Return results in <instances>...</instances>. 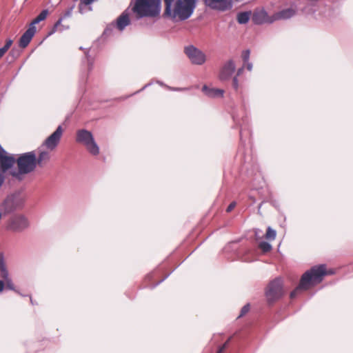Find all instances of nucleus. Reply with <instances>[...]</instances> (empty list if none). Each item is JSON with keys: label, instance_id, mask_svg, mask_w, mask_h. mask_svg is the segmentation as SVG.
<instances>
[{"label": "nucleus", "instance_id": "nucleus-1", "mask_svg": "<svg viewBox=\"0 0 353 353\" xmlns=\"http://www.w3.org/2000/svg\"><path fill=\"white\" fill-rule=\"evenodd\" d=\"M163 15L174 21H185L193 13L196 0H163Z\"/></svg>", "mask_w": 353, "mask_h": 353}, {"label": "nucleus", "instance_id": "nucleus-2", "mask_svg": "<svg viewBox=\"0 0 353 353\" xmlns=\"http://www.w3.org/2000/svg\"><path fill=\"white\" fill-rule=\"evenodd\" d=\"M332 273V271L327 270L325 265L312 268L302 275L298 287L290 293V299H294L301 290H307L321 283L325 275Z\"/></svg>", "mask_w": 353, "mask_h": 353}, {"label": "nucleus", "instance_id": "nucleus-3", "mask_svg": "<svg viewBox=\"0 0 353 353\" xmlns=\"http://www.w3.org/2000/svg\"><path fill=\"white\" fill-rule=\"evenodd\" d=\"M132 10L137 19L157 17L161 12V0H136Z\"/></svg>", "mask_w": 353, "mask_h": 353}, {"label": "nucleus", "instance_id": "nucleus-4", "mask_svg": "<svg viewBox=\"0 0 353 353\" xmlns=\"http://www.w3.org/2000/svg\"><path fill=\"white\" fill-rule=\"evenodd\" d=\"M35 161L36 154L34 152H29L21 154L17 160L18 171L11 172V175L19 178L21 174H26L32 172L37 167Z\"/></svg>", "mask_w": 353, "mask_h": 353}, {"label": "nucleus", "instance_id": "nucleus-5", "mask_svg": "<svg viewBox=\"0 0 353 353\" xmlns=\"http://www.w3.org/2000/svg\"><path fill=\"white\" fill-rule=\"evenodd\" d=\"M76 141L85 145L88 151L92 155L99 154V148L90 131L84 129L77 130Z\"/></svg>", "mask_w": 353, "mask_h": 353}, {"label": "nucleus", "instance_id": "nucleus-6", "mask_svg": "<svg viewBox=\"0 0 353 353\" xmlns=\"http://www.w3.org/2000/svg\"><path fill=\"white\" fill-rule=\"evenodd\" d=\"M265 294L270 304L281 299L284 294L282 280L276 278L270 281L265 289Z\"/></svg>", "mask_w": 353, "mask_h": 353}, {"label": "nucleus", "instance_id": "nucleus-7", "mask_svg": "<svg viewBox=\"0 0 353 353\" xmlns=\"http://www.w3.org/2000/svg\"><path fill=\"white\" fill-rule=\"evenodd\" d=\"M185 53L193 64L202 65L206 61L205 54L193 46L185 48Z\"/></svg>", "mask_w": 353, "mask_h": 353}, {"label": "nucleus", "instance_id": "nucleus-8", "mask_svg": "<svg viewBox=\"0 0 353 353\" xmlns=\"http://www.w3.org/2000/svg\"><path fill=\"white\" fill-rule=\"evenodd\" d=\"M63 132L62 126L59 125L56 130L44 141L42 145L49 151L54 150L60 143Z\"/></svg>", "mask_w": 353, "mask_h": 353}, {"label": "nucleus", "instance_id": "nucleus-9", "mask_svg": "<svg viewBox=\"0 0 353 353\" xmlns=\"http://www.w3.org/2000/svg\"><path fill=\"white\" fill-rule=\"evenodd\" d=\"M236 69V65L233 60H228L223 64L219 72V79L221 81H228L230 79L232 74Z\"/></svg>", "mask_w": 353, "mask_h": 353}, {"label": "nucleus", "instance_id": "nucleus-10", "mask_svg": "<svg viewBox=\"0 0 353 353\" xmlns=\"http://www.w3.org/2000/svg\"><path fill=\"white\" fill-rule=\"evenodd\" d=\"M205 6L212 9L225 11L232 8V0H203Z\"/></svg>", "mask_w": 353, "mask_h": 353}, {"label": "nucleus", "instance_id": "nucleus-11", "mask_svg": "<svg viewBox=\"0 0 353 353\" xmlns=\"http://www.w3.org/2000/svg\"><path fill=\"white\" fill-rule=\"evenodd\" d=\"M28 225V221L24 216H14L10 219L8 228L13 231H21Z\"/></svg>", "mask_w": 353, "mask_h": 353}, {"label": "nucleus", "instance_id": "nucleus-12", "mask_svg": "<svg viewBox=\"0 0 353 353\" xmlns=\"http://www.w3.org/2000/svg\"><path fill=\"white\" fill-rule=\"evenodd\" d=\"M252 21L258 25L272 23L274 22L273 15L269 16L264 9L256 10L252 15Z\"/></svg>", "mask_w": 353, "mask_h": 353}, {"label": "nucleus", "instance_id": "nucleus-13", "mask_svg": "<svg viewBox=\"0 0 353 353\" xmlns=\"http://www.w3.org/2000/svg\"><path fill=\"white\" fill-rule=\"evenodd\" d=\"M14 163V158L8 156L6 151L0 146V170L5 172L12 168Z\"/></svg>", "mask_w": 353, "mask_h": 353}, {"label": "nucleus", "instance_id": "nucleus-14", "mask_svg": "<svg viewBox=\"0 0 353 353\" xmlns=\"http://www.w3.org/2000/svg\"><path fill=\"white\" fill-rule=\"evenodd\" d=\"M36 32V28L33 26H29L28 30L23 34L21 37L19 42V45L21 48H26L30 42L31 41L32 37H34Z\"/></svg>", "mask_w": 353, "mask_h": 353}, {"label": "nucleus", "instance_id": "nucleus-15", "mask_svg": "<svg viewBox=\"0 0 353 353\" xmlns=\"http://www.w3.org/2000/svg\"><path fill=\"white\" fill-rule=\"evenodd\" d=\"M295 14V10L292 8H287L283 10H281L278 12H276L273 14V20L274 21L281 20V19H288L291 18Z\"/></svg>", "mask_w": 353, "mask_h": 353}, {"label": "nucleus", "instance_id": "nucleus-16", "mask_svg": "<svg viewBox=\"0 0 353 353\" xmlns=\"http://www.w3.org/2000/svg\"><path fill=\"white\" fill-rule=\"evenodd\" d=\"M50 151H39L38 154V157H36V165H38L41 168H43L50 161Z\"/></svg>", "mask_w": 353, "mask_h": 353}, {"label": "nucleus", "instance_id": "nucleus-17", "mask_svg": "<svg viewBox=\"0 0 353 353\" xmlns=\"http://www.w3.org/2000/svg\"><path fill=\"white\" fill-rule=\"evenodd\" d=\"M202 91L209 97H222L224 90L219 88H210L207 85H203Z\"/></svg>", "mask_w": 353, "mask_h": 353}, {"label": "nucleus", "instance_id": "nucleus-18", "mask_svg": "<svg viewBox=\"0 0 353 353\" xmlns=\"http://www.w3.org/2000/svg\"><path fill=\"white\" fill-rule=\"evenodd\" d=\"M129 24V14L126 12H123L117 19V28L119 30H123Z\"/></svg>", "mask_w": 353, "mask_h": 353}, {"label": "nucleus", "instance_id": "nucleus-19", "mask_svg": "<svg viewBox=\"0 0 353 353\" xmlns=\"http://www.w3.org/2000/svg\"><path fill=\"white\" fill-rule=\"evenodd\" d=\"M0 271H1V276L3 279V281L10 279L9 276L8 272L6 270V265L3 263V260L2 257H0Z\"/></svg>", "mask_w": 353, "mask_h": 353}, {"label": "nucleus", "instance_id": "nucleus-20", "mask_svg": "<svg viewBox=\"0 0 353 353\" xmlns=\"http://www.w3.org/2000/svg\"><path fill=\"white\" fill-rule=\"evenodd\" d=\"M48 14V11L47 10H43L31 22L30 26H35V24L39 23L41 21L46 19Z\"/></svg>", "mask_w": 353, "mask_h": 353}, {"label": "nucleus", "instance_id": "nucleus-21", "mask_svg": "<svg viewBox=\"0 0 353 353\" xmlns=\"http://www.w3.org/2000/svg\"><path fill=\"white\" fill-rule=\"evenodd\" d=\"M250 14L247 12H240L237 15V21L241 24H245L248 22Z\"/></svg>", "mask_w": 353, "mask_h": 353}, {"label": "nucleus", "instance_id": "nucleus-22", "mask_svg": "<svg viewBox=\"0 0 353 353\" xmlns=\"http://www.w3.org/2000/svg\"><path fill=\"white\" fill-rule=\"evenodd\" d=\"M276 236V232L272 229L270 227L267 228L266 233L265 234V239L268 241H274Z\"/></svg>", "mask_w": 353, "mask_h": 353}, {"label": "nucleus", "instance_id": "nucleus-23", "mask_svg": "<svg viewBox=\"0 0 353 353\" xmlns=\"http://www.w3.org/2000/svg\"><path fill=\"white\" fill-rule=\"evenodd\" d=\"M13 43V41L10 39H8L6 41V44L3 47L0 48V59L3 57L6 52L8 50Z\"/></svg>", "mask_w": 353, "mask_h": 353}, {"label": "nucleus", "instance_id": "nucleus-24", "mask_svg": "<svg viewBox=\"0 0 353 353\" xmlns=\"http://www.w3.org/2000/svg\"><path fill=\"white\" fill-rule=\"evenodd\" d=\"M259 248L263 252L266 253L272 250V245L265 241H262L259 244Z\"/></svg>", "mask_w": 353, "mask_h": 353}, {"label": "nucleus", "instance_id": "nucleus-25", "mask_svg": "<svg viewBox=\"0 0 353 353\" xmlns=\"http://www.w3.org/2000/svg\"><path fill=\"white\" fill-rule=\"evenodd\" d=\"M4 285L7 289L14 290L15 287L11 279L4 281Z\"/></svg>", "mask_w": 353, "mask_h": 353}, {"label": "nucleus", "instance_id": "nucleus-26", "mask_svg": "<svg viewBox=\"0 0 353 353\" xmlns=\"http://www.w3.org/2000/svg\"><path fill=\"white\" fill-rule=\"evenodd\" d=\"M249 310H250V305L247 304V305H244L241 310V314L239 316V317H241V316H244L245 314H247Z\"/></svg>", "mask_w": 353, "mask_h": 353}, {"label": "nucleus", "instance_id": "nucleus-27", "mask_svg": "<svg viewBox=\"0 0 353 353\" xmlns=\"http://www.w3.org/2000/svg\"><path fill=\"white\" fill-rule=\"evenodd\" d=\"M250 50H247L243 52L242 58L244 63H247L249 61Z\"/></svg>", "mask_w": 353, "mask_h": 353}, {"label": "nucleus", "instance_id": "nucleus-28", "mask_svg": "<svg viewBox=\"0 0 353 353\" xmlns=\"http://www.w3.org/2000/svg\"><path fill=\"white\" fill-rule=\"evenodd\" d=\"M230 340V338H229L225 342L224 344H223V345L221 347H220V348L219 349V350L217 351L216 353H224L225 349L227 348L228 347V343Z\"/></svg>", "mask_w": 353, "mask_h": 353}, {"label": "nucleus", "instance_id": "nucleus-29", "mask_svg": "<svg viewBox=\"0 0 353 353\" xmlns=\"http://www.w3.org/2000/svg\"><path fill=\"white\" fill-rule=\"evenodd\" d=\"M232 87L234 88V89L236 91H237L239 90V81H238L236 76H235L232 79Z\"/></svg>", "mask_w": 353, "mask_h": 353}, {"label": "nucleus", "instance_id": "nucleus-30", "mask_svg": "<svg viewBox=\"0 0 353 353\" xmlns=\"http://www.w3.org/2000/svg\"><path fill=\"white\" fill-rule=\"evenodd\" d=\"M61 21H62V19L61 18V19H59V20L55 23V24L54 25V27H53V28H52V31L49 33L50 34H51L54 33V32L57 30V28L61 25Z\"/></svg>", "mask_w": 353, "mask_h": 353}, {"label": "nucleus", "instance_id": "nucleus-31", "mask_svg": "<svg viewBox=\"0 0 353 353\" xmlns=\"http://www.w3.org/2000/svg\"><path fill=\"white\" fill-rule=\"evenodd\" d=\"M236 206V203L235 202H232L227 208L226 209V212H230Z\"/></svg>", "mask_w": 353, "mask_h": 353}, {"label": "nucleus", "instance_id": "nucleus-32", "mask_svg": "<svg viewBox=\"0 0 353 353\" xmlns=\"http://www.w3.org/2000/svg\"><path fill=\"white\" fill-rule=\"evenodd\" d=\"M246 65V68L251 71L252 69V64L251 63H249L248 61L247 63H244Z\"/></svg>", "mask_w": 353, "mask_h": 353}, {"label": "nucleus", "instance_id": "nucleus-33", "mask_svg": "<svg viewBox=\"0 0 353 353\" xmlns=\"http://www.w3.org/2000/svg\"><path fill=\"white\" fill-rule=\"evenodd\" d=\"M5 181V177L3 174L0 173V187L3 185Z\"/></svg>", "mask_w": 353, "mask_h": 353}, {"label": "nucleus", "instance_id": "nucleus-34", "mask_svg": "<svg viewBox=\"0 0 353 353\" xmlns=\"http://www.w3.org/2000/svg\"><path fill=\"white\" fill-rule=\"evenodd\" d=\"M243 70H244L243 67H242V68H239V69L237 70V72H236V77L240 76V75L243 73Z\"/></svg>", "mask_w": 353, "mask_h": 353}, {"label": "nucleus", "instance_id": "nucleus-35", "mask_svg": "<svg viewBox=\"0 0 353 353\" xmlns=\"http://www.w3.org/2000/svg\"><path fill=\"white\" fill-rule=\"evenodd\" d=\"M4 285V281L0 280V292L3 291Z\"/></svg>", "mask_w": 353, "mask_h": 353}, {"label": "nucleus", "instance_id": "nucleus-36", "mask_svg": "<svg viewBox=\"0 0 353 353\" xmlns=\"http://www.w3.org/2000/svg\"><path fill=\"white\" fill-rule=\"evenodd\" d=\"M73 8H74V6L71 7L70 9L66 12L65 16H70Z\"/></svg>", "mask_w": 353, "mask_h": 353}, {"label": "nucleus", "instance_id": "nucleus-37", "mask_svg": "<svg viewBox=\"0 0 353 353\" xmlns=\"http://www.w3.org/2000/svg\"><path fill=\"white\" fill-rule=\"evenodd\" d=\"M74 1H77V0H73Z\"/></svg>", "mask_w": 353, "mask_h": 353}]
</instances>
